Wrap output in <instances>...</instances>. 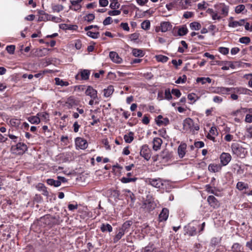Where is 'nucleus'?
<instances>
[{
  "label": "nucleus",
  "instance_id": "obj_13",
  "mask_svg": "<svg viewBox=\"0 0 252 252\" xmlns=\"http://www.w3.org/2000/svg\"><path fill=\"white\" fill-rule=\"evenodd\" d=\"M250 92L251 91L250 90L242 87L232 88V93L249 94Z\"/></svg>",
  "mask_w": 252,
  "mask_h": 252
},
{
  "label": "nucleus",
  "instance_id": "obj_33",
  "mask_svg": "<svg viewBox=\"0 0 252 252\" xmlns=\"http://www.w3.org/2000/svg\"><path fill=\"white\" fill-rule=\"evenodd\" d=\"M40 118V120L47 121L49 120V114L46 112L39 113L37 115Z\"/></svg>",
  "mask_w": 252,
  "mask_h": 252
},
{
  "label": "nucleus",
  "instance_id": "obj_44",
  "mask_svg": "<svg viewBox=\"0 0 252 252\" xmlns=\"http://www.w3.org/2000/svg\"><path fill=\"white\" fill-rule=\"evenodd\" d=\"M156 59L158 62H162V63H165L168 60V58L167 56L161 55L157 56Z\"/></svg>",
  "mask_w": 252,
  "mask_h": 252
},
{
  "label": "nucleus",
  "instance_id": "obj_42",
  "mask_svg": "<svg viewBox=\"0 0 252 252\" xmlns=\"http://www.w3.org/2000/svg\"><path fill=\"white\" fill-rule=\"evenodd\" d=\"M137 180L136 178L123 177L121 179L123 183H127L131 182H135Z\"/></svg>",
  "mask_w": 252,
  "mask_h": 252
},
{
  "label": "nucleus",
  "instance_id": "obj_28",
  "mask_svg": "<svg viewBox=\"0 0 252 252\" xmlns=\"http://www.w3.org/2000/svg\"><path fill=\"white\" fill-rule=\"evenodd\" d=\"M189 27L192 30H199L201 28V24L197 22H193L189 24Z\"/></svg>",
  "mask_w": 252,
  "mask_h": 252
},
{
  "label": "nucleus",
  "instance_id": "obj_17",
  "mask_svg": "<svg viewBox=\"0 0 252 252\" xmlns=\"http://www.w3.org/2000/svg\"><path fill=\"white\" fill-rule=\"evenodd\" d=\"M169 215L168 210L166 208H163L161 212L159 215V220L160 221L166 220Z\"/></svg>",
  "mask_w": 252,
  "mask_h": 252
},
{
  "label": "nucleus",
  "instance_id": "obj_57",
  "mask_svg": "<svg viewBox=\"0 0 252 252\" xmlns=\"http://www.w3.org/2000/svg\"><path fill=\"white\" fill-rule=\"evenodd\" d=\"M219 51L223 55H226L229 52V49L228 48L221 47L219 48Z\"/></svg>",
  "mask_w": 252,
  "mask_h": 252
},
{
  "label": "nucleus",
  "instance_id": "obj_6",
  "mask_svg": "<svg viewBox=\"0 0 252 252\" xmlns=\"http://www.w3.org/2000/svg\"><path fill=\"white\" fill-rule=\"evenodd\" d=\"M140 154L146 160H149L151 158L150 150L146 145L142 147Z\"/></svg>",
  "mask_w": 252,
  "mask_h": 252
},
{
  "label": "nucleus",
  "instance_id": "obj_18",
  "mask_svg": "<svg viewBox=\"0 0 252 252\" xmlns=\"http://www.w3.org/2000/svg\"><path fill=\"white\" fill-rule=\"evenodd\" d=\"M100 229L102 232H111L113 230L112 226L108 223H102L100 227Z\"/></svg>",
  "mask_w": 252,
  "mask_h": 252
},
{
  "label": "nucleus",
  "instance_id": "obj_26",
  "mask_svg": "<svg viewBox=\"0 0 252 252\" xmlns=\"http://www.w3.org/2000/svg\"><path fill=\"white\" fill-rule=\"evenodd\" d=\"M190 1L189 0H181L179 2V5L182 9H186L190 5Z\"/></svg>",
  "mask_w": 252,
  "mask_h": 252
},
{
  "label": "nucleus",
  "instance_id": "obj_60",
  "mask_svg": "<svg viewBox=\"0 0 252 252\" xmlns=\"http://www.w3.org/2000/svg\"><path fill=\"white\" fill-rule=\"evenodd\" d=\"M223 101V98L219 96H215L213 97V101L217 103H220Z\"/></svg>",
  "mask_w": 252,
  "mask_h": 252
},
{
  "label": "nucleus",
  "instance_id": "obj_12",
  "mask_svg": "<svg viewBox=\"0 0 252 252\" xmlns=\"http://www.w3.org/2000/svg\"><path fill=\"white\" fill-rule=\"evenodd\" d=\"M157 124L158 126L162 125L166 126L169 124V120L167 118H163L161 115H158L156 119Z\"/></svg>",
  "mask_w": 252,
  "mask_h": 252
},
{
  "label": "nucleus",
  "instance_id": "obj_40",
  "mask_svg": "<svg viewBox=\"0 0 252 252\" xmlns=\"http://www.w3.org/2000/svg\"><path fill=\"white\" fill-rule=\"evenodd\" d=\"M28 120L32 124H38L40 122L38 116L30 117L29 118Z\"/></svg>",
  "mask_w": 252,
  "mask_h": 252
},
{
  "label": "nucleus",
  "instance_id": "obj_38",
  "mask_svg": "<svg viewBox=\"0 0 252 252\" xmlns=\"http://www.w3.org/2000/svg\"><path fill=\"white\" fill-rule=\"evenodd\" d=\"M47 183L48 184L54 186V187H58L60 186V181L58 180H55L53 179H49L47 180Z\"/></svg>",
  "mask_w": 252,
  "mask_h": 252
},
{
  "label": "nucleus",
  "instance_id": "obj_32",
  "mask_svg": "<svg viewBox=\"0 0 252 252\" xmlns=\"http://www.w3.org/2000/svg\"><path fill=\"white\" fill-rule=\"evenodd\" d=\"M220 14L223 16L225 17L228 15L229 11V7L225 5H222L220 7Z\"/></svg>",
  "mask_w": 252,
  "mask_h": 252
},
{
  "label": "nucleus",
  "instance_id": "obj_56",
  "mask_svg": "<svg viewBox=\"0 0 252 252\" xmlns=\"http://www.w3.org/2000/svg\"><path fill=\"white\" fill-rule=\"evenodd\" d=\"M209 133L211 134V135L214 136L218 135V132L217 131V127L215 126H212L209 130Z\"/></svg>",
  "mask_w": 252,
  "mask_h": 252
},
{
  "label": "nucleus",
  "instance_id": "obj_51",
  "mask_svg": "<svg viewBox=\"0 0 252 252\" xmlns=\"http://www.w3.org/2000/svg\"><path fill=\"white\" fill-rule=\"evenodd\" d=\"M87 34L89 36H90L94 39H96V38H98L99 33L98 32H92L91 31H88Z\"/></svg>",
  "mask_w": 252,
  "mask_h": 252
},
{
  "label": "nucleus",
  "instance_id": "obj_10",
  "mask_svg": "<svg viewBox=\"0 0 252 252\" xmlns=\"http://www.w3.org/2000/svg\"><path fill=\"white\" fill-rule=\"evenodd\" d=\"M156 206L154 201L150 200H146L142 205V207L146 209L148 211H151L155 209Z\"/></svg>",
  "mask_w": 252,
  "mask_h": 252
},
{
  "label": "nucleus",
  "instance_id": "obj_20",
  "mask_svg": "<svg viewBox=\"0 0 252 252\" xmlns=\"http://www.w3.org/2000/svg\"><path fill=\"white\" fill-rule=\"evenodd\" d=\"M221 166L218 164H210L208 166V170L212 172H219L221 170Z\"/></svg>",
  "mask_w": 252,
  "mask_h": 252
},
{
  "label": "nucleus",
  "instance_id": "obj_3",
  "mask_svg": "<svg viewBox=\"0 0 252 252\" xmlns=\"http://www.w3.org/2000/svg\"><path fill=\"white\" fill-rule=\"evenodd\" d=\"M46 21H52L56 23H60L61 21V19L60 17L54 16L47 13L45 14V16H39L38 19V22Z\"/></svg>",
  "mask_w": 252,
  "mask_h": 252
},
{
  "label": "nucleus",
  "instance_id": "obj_7",
  "mask_svg": "<svg viewBox=\"0 0 252 252\" xmlns=\"http://www.w3.org/2000/svg\"><path fill=\"white\" fill-rule=\"evenodd\" d=\"M76 146L81 149H86L88 147L87 141L81 137H77L75 140Z\"/></svg>",
  "mask_w": 252,
  "mask_h": 252
},
{
  "label": "nucleus",
  "instance_id": "obj_34",
  "mask_svg": "<svg viewBox=\"0 0 252 252\" xmlns=\"http://www.w3.org/2000/svg\"><path fill=\"white\" fill-rule=\"evenodd\" d=\"M245 5L243 4L238 5L235 7V11L238 14L241 12H247V11L245 9Z\"/></svg>",
  "mask_w": 252,
  "mask_h": 252
},
{
  "label": "nucleus",
  "instance_id": "obj_24",
  "mask_svg": "<svg viewBox=\"0 0 252 252\" xmlns=\"http://www.w3.org/2000/svg\"><path fill=\"white\" fill-rule=\"evenodd\" d=\"M133 133L132 132H129L127 134H125L124 136V139L125 142L127 143H130L133 140Z\"/></svg>",
  "mask_w": 252,
  "mask_h": 252
},
{
  "label": "nucleus",
  "instance_id": "obj_27",
  "mask_svg": "<svg viewBox=\"0 0 252 252\" xmlns=\"http://www.w3.org/2000/svg\"><path fill=\"white\" fill-rule=\"evenodd\" d=\"M188 32V29L186 25L180 27L178 31V35L183 36L186 35Z\"/></svg>",
  "mask_w": 252,
  "mask_h": 252
},
{
  "label": "nucleus",
  "instance_id": "obj_16",
  "mask_svg": "<svg viewBox=\"0 0 252 252\" xmlns=\"http://www.w3.org/2000/svg\"><path fill=\"white\" fill-rule=\"evenodd\" d=\"M153 148L155 151H158L161 147L162 143V140L160 138H154L153 141Z\"/></svg>",
  "mask_w": 252,
  "mask_h": 252
},
{
  "label": "nucleus",
  "instance_id": "obj_11",
  "mask_svg": "<svg viewBox=\"0 0 252 252\" xmlns=\"http://www.w3.org/2000/svg\"><path fill=\"white\" fill-rule=\"evenodd\" d=\"M231 159V157L228 153H223L220 157V162L224 166L227 165Z\"/></svg>",
  "mask_w": 252,
  "mask_h": 252
},
{
  "label": "nucleus",
  "instance_id": "obj_8",
  "mask_svg": "<svg viewBox=\"0 0 252 252\" xmlns=\"http://www.w3.org/2000/svg\"><path fill=\"white\" fill-rule=\"evenodd\" d=\"M85 94L86 95L90 96L92 99H98L97 91L90 86H88L87 89L85 91Z\"/></svg>",
  "mask_w": 252,
  "mask_h": 252
},
{
  "label": "nucleus",
  "instance_id": "obj_43",
  "mask_svg": "<svg viewBox=\"0 0 252 252\" xmlns=\"http://www.w3.org/2000/svg\"><path fill=\"white\" fill-rule=\"evenodd\" d=\"M132 54L135 57H142L144 54L143 51L140 49H134L132 50Z\"/></svg>",
  "mask_w": 252,
  "mask_h": 252
},
{
  "label": "nucleus",
  "instance_id": "obj_49",
  "mask_svg": "<svg viewBox=\"0 0 252 252\" xmlns=\"http://www.w3.org/2000/svg\"><path fill=\"white\" fill-rule=\"evenodd\" d=\"M10 124L13 126H18L20 124V121L17 119H12L10 120Z\"/></svg>",
  "mask_w": 252,
  "mask_h": 252
},
{
  "label": "nucleus",
  "instance_id": "obj_15",
  "mask_svg": "<svg viewBox=\"0 0 252 252\" xmlns=\"http://www.w3.org/2000/svg\"><path fill=\"white\" fill-rule=\"evenodd\" d=\"M187 144L185 143H182L178 148V154L180 158H183L186 152Z\"/></svg>",
  "mask_w": 252,
  "mask_h": 252
},
{
  "label": "nucleus",
  "instance_id": "obj_39",
  "mask_svg": "<svg viewBox=\"0 0 252 252\" xmlns=\"http://www.w3.org/2000/svg\"><path fill=\"white\" fill-rule=\"evenodd\" d=\"M56 84L57 85H60L61 86H67L69 83L67 81H63L59 78H56L55 79Z\"/></svg>",
  "mask_w": 252,
  "mask_h": 252
},
{
  "label": "nucleus",
  "instance_id": "obj_9",
  "mask_svg": "<svg viewBox=\"0 0 252 252\" xmlns=\"http://www.w3.org/2000/svg\"><path fill=\"white\" fill-rule=\"evenodd\" d=\"M207 201L211 207L213 208H218L220 203L217 198L213 195H210L207 198Z\"/></svg>",
  "mask_w": 252,
  "mask_h": 252
},
{
  "label": "nucleus",
  "instance_id": "obj_46",
  "mask_svg": "<svg viewBox=\"0 0 252 252\" xmlns=\"http://www.w3.org/2000/svg\"><path fill=\"white\" fill-rule=\"evenodd\" d=\"M241 245L239 243H234L232 247V249L233 252H240L241 251Z\"/></svg>",
  "mask_w": 252,
  "mask_h": 252
},
{
  "label": "nucleus",
  "instance_id": "obj_22",
  "mask_svg": "<svg viewBox=\"0 0 252 252\" xmlns=\"http://www.w3.org/2000/svg\"><path fill=\"white\" fill-rule=\"evenodd\" d=\"M160 157L163 159L164 161H167L170 158V154L167 150H163L160 154Z\"/></svg>",
  "mask_w": 252,
  "mask_h": 252
},
{
  "label": "nucleus",
  "instance_id": "obj_54",
  "mask_svg": "<svg viewBox=\"0 0 252 252\" xmlns=\"http://www.w3.org/2000/svg\"><path fill=\"white\" fill-rule=\"evenodd\" d=\"M171 92L169 89H167L165 90V98L167 100H170L172 98Z\"/></svg>",
  "mask_w": 252,
  "mask_h": 252
},
{
  "label": "nucleus",
  "instance_id": "obj_14",
  "mask_svg": "<svg viewBox=\"0 0 252 252\" xmlns=\"http://www.w3.org/2000/svg\"><path fill=\"white\" fill-rule=\"evenodd\" d=\"M109 57L114 63H119L122 62V59L116 52H110L109 53Z\"/></svg>",
  "mask_w": 252,
  "mask_h": 252
},
{
  "label": "nucleus",
  "instance_id": "obj_37",
  "mask_svg": "<svg viewBox=\"0 0 252 252\" xmlns=\"http://www.w3.org/2000/svg\"><path fill=\"white\" fill-rule=\"evenodd\" d=\"M236 187L239 190H243L244 189H248L249 186L247 184H245L242 182H239L237 184Z\"/></svg>",
  "mask_w": 252,
  "mask_h": 252
},
{
  "label": "nucleus",
  "instance_id": "obj_41",
  "mask_svg": "<svg viewBox=\"0 0 252 252\" xmlns=\"http://www.w3.org/2000/svg\"><path fill=\"white\" fill-rule=\"evenodd\" d=\"M141 28L145 30H149L150 28V22L149 20L143 21L141 25Z\"/></svg>",
  "mask_w": 252,
  "mask_h": 252
},
{
  "label": "nucleus",
  "instance_id": "obj_23",
  "mask_svg": "<svg viewBox=\"0 0 252 252\" xmlns=\"http://www.w3.org/2000/svg\"><path fill=\"white\" fill-rule=\"evenodd\" d=\"M208 12L211 15L212 19L214 20H220L221 18V17L219 16L218 13L216 11H214L212 9H209Z\"/></svg>",
  "mask_w": 252,
  "mask_h": 252
},
{
  "label": "nucleus",
  "instance_id": "obj_50",
  "mask_svg": "<svg viewBox=\"0 0 252 252\" xmlns=\"http://www.w3.org/2000/svg\"><path fill=\"white\" fill-rule=\"evenodd\" d=\"M63 6L60 4L55 5L52 6V9L54 12H59L63 10Z\"/></svg>",
  "mask_w": 252,
  "mask_h": 252
},
{
  "label": "nucleus",
  "instance_id": "obj_63",
  "mask_svg": "<svg viewBox=\"0 0 252 252\" xmlns=\"http://www.w3.org/2000/svg\"><path fill=\"white\" fill-rule=\"evenodd\" d=\"M245 122L246 123H252V114H248L246 116Z\"/></svg>",
  "mask_w": 252,
  "mask_h": 252
},
{
  "label": "nucleus",
  "instance_id": "obj_30",
  "mask_svg": "<svg viewBox=\"0 0 252 252\" xmlns=\"http://www.w3.org/2000/svg\"><path fill=\"white\" fill-rule=\"evenodd\" d=\"M90 74V71L87 69H84L80 72V75L82 80L88 79Z\"/></svg>",
  "mask_w": 252,
  "mask_h": 252
},
{
  "label": "nucleus",
  "instance_id": "obj_62",
  "mask_svg": "<svg viewBox=\"0 0 252 252\" xmlns=\"http://www.w3.org/2000/svg\"><path fill=\"white\" fill-rule=\"evenodd\" d=\"M172 63L174 65L178 66L181 65L182 64L183 62L182 60L180 59L178 60V61H176V60H173L172 61Z\"/></svg>",
  "mask_w": 252,
  "mask_h": 252
},
{
  "label": "nucleus",
  "instance_id": "obj_25",
  "mask_svg": "<svg viewBox=\"0 0 252 252\" xmlns=\"http://www.w3.org/2000/svg\"><path fill=\"white\" fill-rule=\"evenodd\" d=\"M104 92V96L105 97H108L110 96L114 92L113 87L111 85L109 86L107 89H105L103 91Z\"/></svg>",
  "mask_w": 252,
  "mask_h": 252
},
{
  "label": "nucleus",
  "instance_id": "obj_59",
  "mask_svg": "<svg viewBox=\"0 0 252 252\" xmlns=\"http://www.w3.org/2000/svg\"><path fill=\"white\" fill-rule=\"evenodd\" d=\"M121 13V11L118 10H111L108 12V14L110 16L119 15Z\"/></svg>",
  "mask_w": 252,
  "mask_h": 252
},
{
  "label": "nucleus",
  "instance_id": "obj_36",
  "mask_svg": "<svg viewBox=\"0 0 252 252\" xmlns=\"http://www.w3.org/2000/svg\"><path fill=\"white\" fill-rule=\"evenodd\" d=\"M243 20H241L240 21H230L228 24V26L232 28H236L238 26H241L242 25V23L243 22Z\"/></svg>",
  "mask_w": 252,
  "mask_h": 252
},
{
  "label": "nucleus",
  "instance_id": "obj_48",
  "mask_svg": "<svg viewBox=\"0 0 252 252\" xmlns=\"http://www.w3.org/2000/svg\"><path fill=\"white\" fill-rule=\"evenodd\" d=\"M120 4L119 3L117 0H112L110 4V7L112 9L118 8L120 7Z\"/></svg>",
  "mask_w": 252,
  "mask_h": 252
},
{
  "label": "nucleus",
  "instance_id": "obj_64",
  "mask_svg": "<svg viewBox=\"0 0 252 252\" xmlns=\"http://www.w3.org/2000/svg\"><path fill=\"white\" fill-rule=\"evenodd\" d=\"M246 246L251 251H252V238L246 244Z\"/></svg>",
  "mask_w": 252,
  "mask_h": 252
},
{
  "label": "nucleus",
  "instance_id": "obj_61",
  "mask_svg": "<svg viewBox=\"0 0 252 252\" xmlns=\"http://www.w3.org/2000/svg\"><path fill=\"white\" fill-rule=\"evenodd\" d=\"M112 22V18L110 17H108L103 21V24L104 25L106 26L111 24Z\"/></svg>",
  "mask_w": 252,
  "mask_h": 252
},
{
  "label": "nucleus",
  "instance_id": "obj_58",
  "mask_svg": "<svg viewBox=\"0 0 252 252\" xmlns=\"http://www.w3.org/2000/svg\"><path fill=\"white\" fill-rule=\"evenodd\" d=\"M172 94L177 97H180L181 95V93L179 90L173 89L171 91Z\"/></svg>",
  "mask_w": 252,
  "mask_h": 252
},
{
  "label": "nucleus",
  "instance_id": "obj_31",
  "mask_svg": "<svg viewBox=\"0 0 252 252\" xmlns=\"http://www.w3.org/2000/svg\"><path fill=\"white\" fill-rule=\"evenodd\" d=\"M212 79L209 77H200L197 78L196 82L198 83L200 82L202 84H205L206 83H211Z\"/></svg>",
  "mask_w": 252,
  "mask_h": 252
},
{
  "label": "nucleus",
  "instance_id": "obj_2",
  "mask_svg": "<svg viewBox=\"0 0 252 252\" xmlns=\"http://www.w3.org/2000/svg\"><path fill=\"white\" fill-rule=\"evenodd\" d=\"M183 129L186 132H192L197 131L199 127L197 124H194L190 118H187L183 121Z\"/></svg>",
  "mask_w": 252,
  "mask_h": 252
},
{
  "label": "nucleus",
  "instance_id": "obj_55",
  "mask_svg": "<svg viewBox=\"0 0 252 252\" xmlns=\"http://www.w3.org/2000/svg\"><path fill=\"white\" fill-rule=\"evenodd\" d=\"M15 46L14 45H8L6 47V50L10 54H13L14 53Z\"/></svg>",
  "mask_w": 252,
  "mask_h": 252
},
{
  "label": "nucleus",
  "instance_id": "obj_1",
  "mask_svg": "<svg viewBox=\"0 0 252 252\" xmlns=\"http://www.w3.org/2000/svg\"><path fill=\"white\" fill-rule=\"evenodd\" d=\"M132 224L131 221H126L123 225L118 229V232L115 235L113 238L114 243H117L120 240L125 234L129 231V228Z\"/></svg>",
  "mask_w": 252,
  "mask_h": 252
},
{
  "label": "nucleus",
  "instance_id": "obj_53",
  "mask_svg": "<svg viewBox=\"0 0 252 252\" xmlns=\"http://www.w3.org/2000/svg\"><path fill=\"white\" fill-rule=\"evenodd\" d=\"M186 80L187 77L185 75H184L182 76L179 77L175 81V83L176 84L184 83L186 82Z\"/></svg>",
  "mask_w": 252,
  "mask_h": 252
},
{
  "label": "nucleus",
  "instance_id": "obj_47",
  "mask_svg": "<svg viewBox=\"0 0 252 252\" xmlns=\"http://www.w3.org/2000/svg\"><path fill=\"white\" fill-rule=\"evenodd\" d=\"M84 18L85 21L91 22L94 19L95 16L94 14L90 13L84 16Z\"/></svg>",
  "mask_w": 252,
  "mask_h": 252
},
{
  "label": "nucleus",
  "instance_id": "obj_5",
  "mask_svg": "<svg viewBox=\"0 0 252 252\" xmlns=\"http://www.w3.org/2000/svg\"><path fill=\"white\" fill-rule=\"evenodd\" d=\"M147 182L149 184L156 188H160L163 185V181L160 178H148Z\"/></svg>",
  "mask_w": 252,
  "mask_h": 252
},
{
  "label": "nucleus",
  "instance_id": "obj_45",
  "mask_svg": "<svg viewBox=\"0 0 252 252\" xmlns=\"http://www.w3.org/2000/svg\"><path fill=\"white\" fill-rule=\"evenodd\" d=\"M62 26V28L66 30H75L77 28V26L76 25H73L63 24Z\"/></svg>",
  "mask_w": 252,
  "mask_h": 252
},
{
  "label": "nucleus",
  "instance_id": "obj_4",
  "mask_svg": "<svg viewBox=\"0 0 252 252\" xmlns=\"http://www.w3.org/2000/svg\"><path fill=\"white\" fill-rule=\"evenodd\" d=\"M172 26L169 22L163 21L161 22L159 27H156V31L158 32L160 31L162 32H166L171 30Z\"/></svg>",
  "mask_w": 252,
  "mask_h": 252
},
{
  "label": "nucleus",
  "instance_id": "obj_21",
  "mask_svg": "<svg viewBox=\"0 0 252 252\" xmlns=\"http://www.w3.org/2000/svg\"><path fill=\"white\" fill-rule=\"evenodd\" d=\"M126 196V197L128 199H130L132 203H134L135 200L134 194L129 189H126L123 191Z\"/></svg>",
  "mask_w": 252,
  "mask_h": 252
},
{
  "label": "nucleus",
  "instance_id": "obj_19",
  "mask_svg": "<svg viewBox=\"0 0 252 252\" xmlns=\"http://www.w3.org/2000/svg\"><path fill=\"white\" fill-rule=\"evenodd\" d=\"M16 147V149L18 151H20V152L19 153V154L24 153L28 149V147H27V145L23 143L19 142V143H17Z\"/></svg>",
  "mask_w": 252,
  "mask_h": 252
},
{
  "label": "nucleus",
  "instance_id": "obj_52",
  "mask_svg": "<svg viewBox=\"0 0 252 252\" xmlns=\"http://www.w3.org/2000/svg\"><path fill=\"white\" fill-rule=\"evenodd\" d=\"M250 38L249 37H242L239 39V42L241 43L247 44L250 42Z\"/></svg>",
  "mask_w": 252,
  "mask_h": 252
},
{
  "label": "nucleus",
  "instance_id": "obj_29",
  "mask_svg": "<svg viewBox=\"0 0 252 252\" xmlns=\"http://www.w3.org/2000/svg\"><path fill=\"white\" fill-rule=\"evenodd\" d=\"M218 89L219 90L218 93L223 94H229L230 92L232 93V88L220 87Z\"/></svg>",
  "mask_w": 252,
  "mask_h": 252
},
{
  "label": "nucleus",
  "instance_id": "obj_35",
  "mask_svg": "<svg viewBox=\"0 0 252 252\" xmlns=\"http://www.w3.org/2000/svg\"><path fill=\"white\" fill-rule=\"evenodd\" d=\"M231 148L233 152L237 156H239V152L242 150V148L239 147L237 144H235L232 145Z\"/></svg>",
  "mask_w": 252,
  "mask_h": 252
}]
</instances>
